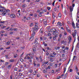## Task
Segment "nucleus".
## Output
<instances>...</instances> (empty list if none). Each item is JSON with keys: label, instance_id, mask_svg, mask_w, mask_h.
<instances>
[{"label": "nucleus", "instance_id": "12", "mask_svg": "<svg viewBox=\"0 0 79 79\" xmlns=\"http://www.w3.org/2000/svg\"><path fill=\"white\" fill-rule=\"evenodd\" d=\"M52 13H52V18L54 19L55 17V15H54V13H55V12L52 11Z\"/></svg>", "mask_w": 79, "mask_h": 79}, {"label": "nucleus", "instance_id": "38", "mask_svg": "<svg viewBox=\"0 0 79 79\" xmlns=\"http://www.w3.org/2000/svg\"><path fill=\"white\" fill-rule=\"evenodd\" d=\"M9 34H13V32L11 31L9 33Z\"/></svg>", "mask_w": 79, "mask_h": 79}, {"label": "nucleus", "instance_id": "54", "mask_svg": "<svg viewBox=\"0 0 79 79\" xmlns=\"http://www.w3.org/2000/svg\"><path fill=\"white\" fill-rule=\"evenodd\" d=\"M14 31H18V30H17V28H15V29L13 30Z\"/></svg>", "mask_w": 79, "mask_h": 79}, {"label": "nucleus", "instance_id": "41", "mask_svg": "<svg viewBox=\"0 0 79 79\" xmlns=\"http://www.w3.org/2000/svg\"><path fill=\"white\" fill-rule=\"evenodd\" d=\"M50 61L51 62H52V61H53V59H50Z\"/></svg>", "mask_w": 79, "mask_h": 79}, {"label": "nucleus", "instance_id": "42", "mask_svg": "<svg viewBox=\"0 0 79 79\" xmlns=\"http://www.w3.org/2000/svg\"><path fill=\"white\" fill-rule=\"evenodd\" d=\"M39 16H40V17H41V16H42V14H39L38 15Z\"/></svg>", "mask_w": 79, "mask_h": 79}, {"label": "nucleus", "instance_id": "63", "mask_svg": "<svg viewBox=\"0 0 79 79\" xmlns=\"http://www.w3.org/2000/svg\"><path fill=\"white\" fill-rule=\"evenodd\" d=\"M76 79H79V77H76Z\"/></svg>", "mask_w": 79, "mask_h": 79}, {"label": "nucleus", "instance_id": "59", "mask_svg": "<svg viewBox=\"0 0 79 79\" xmlns=\"http://www.w3.org/2000/svg\"><path fill=\"white\" fill-rule=\"evenodd\" d=\"M60 23L61 22H58L57 23V24H58V25H60Z\"/></svg>", "mask_w": 79, "mask_h": 79}, {"label": "nucleus", "instance_id": "44", "mask_svg": "<svg viewBox=\"0 0 79 79\" xmlns=\"http://www.w3.org/2000/svg\"><path fill=\"white\" fill-rule=\"evenodd\" d=\"M61 36H62V35L61 34H60V35H59V37H60V38H61Z\"/></svg>", "mask_w": 79, "mask_h": 79}, {"label": "nucleus", "instance_id": "34", "mask_svg": "<svg viewBox=\"0 0 79 79\" xmlns=\"http://www.w3.org/2000/svg\"><path fill=\"white\" fill-rule=\"evenodd\" d=\"M13 29V28H10V29L9 31H13V30H14V29Z\"/></svg>", "mask_w": 79, "mask_h": 79}, {"label": "nucleus", "instance_id": "2", "mask_svg": "<svg viewBox=\"0 0 79 79\" xmlns=\"http://www.w3.org/2000/svg\"><path fill=\"white\" fill-rule=\"evenodd\" d=\"M35 32H34L31 35V37L29 39V40L30 41H32V40L34 39V35H35Z\"/></svg>", "mask_w": 79, "mask_h": 79}, {"label": "nucleus", "instance_id": "9", "mask_svg": "<svg viewBox=\"0 0 79 79\" xmlns=\"http://www.w3.org/2000/svg\"><path fill=\"white\" fill-rule=\"evenodd\" d=\"M76 27L77 28H79V24L77 23H76Z\"/></svg>", "mask_w": 79, "mask_h": 79}, {"label": "nucleus", "instance_id": "16", "mask_svg": "<svg viewBox=\"0 0 79 79\" xmlns=\"http://www.w3.org/2000/svg\"><path fill=\"white\" fill-rule=\"evenodd\" d=\"M65 50H66V49H65L64 50H63V49L62 50V51L63 53H65Z\"/></svg>", "mask_w": 79, "mask_h": 79}, {"label": "nucleus", "instance_id": "49", "mask_svg": "<svg viewBox=\"0 0 79 79\" xmlns=\"http://www.w3.org/2000/svg\"><path fill=\"white\" fill-rule=\"evenodd\" d=\"M20 61H22V62H23V59L21 58L20 59Z\"/></svg>", "mask_w": 79, "mask_h": 79}, {"label": "nucleus", "instance_id": "10", "mask_svg": "<svg viewBox=\"0 0 79 79\" xmlns=\"http://www.w3.org/2000/svg\"><path fill=\"white\" fill-rule=\"evenodd\" d=\"M75 60H76V56H74L73 58V61H75Z\"/></svg>", "mask_w": 79, "mask_h": 79}, {"label": "nucleus", "instance_id": "39", "mask_svg": "<svg viewBox=\"0 0 79 79\" xmlns=\"http://www.w3.org/2000/svg\"><path fill=\"white\" fill-rule=\"evenodd\" d=\"M30 26L31 27V26H33V23H31V24H30Z\"/></svg>", "mask_w": 79, "mask_h": 79}, {"label": "nucleus", "instance_id": "36", "mask_svg": "<svg viewBox=\"0 0 79 79\" xmlns=\"http://www.w3.org/2000/svg\"><path fill=\"white\" fill-rule=\"evenodd\" d=\"M62 58H64V54H62Z\"/></svg>", "mask_w": 79, "mask_h": 79}, {"label": "nucleus", "instance_id": "47", "mask_svg": "<svg viewBox=\"0 0 79 79\" xmlns=\"http://www.w3.org/2000/svg\"><path fill=\"white\" fill-rule=\"evenodd\" d=\"M74 6H75V4H74V3H73L72 4L73 7H74Z\"/></svg>", "mask_w": 79, "mask_h": 79}, {"label": "nucleus", "instance_id": "52", "mask_svg": "<svg viewBox=\"0 0 79 79\" xmlns=\"http://www.w3.org/2000/svg\"><path fill=\"white\" fill-rule=\"evenodd\" d=\"M48 36H50V35H51V34L50 33H48Z\"/></svg>", "mask_w": 79, "mask_h": 79}, {"label": "nucleus", "instance_id": "46", "mask_svg": "<svg viewBox=\"0 0 79 79\" xmlns=\"http://www.w3.org/2000/svg\"><path fill=\"white\" fill-rule=\"evenodd\" d=\"M56 8H57V7L54 8V11H56Z\"/></svg>", "mask_w": 79, "mask_h": 79}, {"label": "nucleus", "instance_id": "28", "mask_svg": "<svg viewBox=\"0 0 79 79\" xmlns=\"http://www.w3.org/2000/svg\"><path fill=\"white\" fill-rule=\"evenodd\" d=\"M29 71L30 73H32V69L30 70Z\"/></svg>", "mask_w": 79, "mask_h": 79}, {"label": "nucleus", "instance_id": "7", "mask_svg": "<svg viewBox=\"0 0 79 79\" xmlns=\"http://www.w3.org/2000/svg\"><path fill=\"white\" fill-rule=\"evenodd\" d=\"M69 9L70 12H71V14H72V11H73V9L72 8V6H70L69 7Z\"/></svg>", "mask_w": 79, "mask_h": 79}, {"label": "nucleus", "instance_id": "43", "mask_svg": "<svg viewBox=\"0 0 79 79\" xmlns=\"http://www.w3.org/2000/svg\"><path fill=\"white\" fill-rule=\"evenodd\" d=\"M68 49H69V48L67 47H66L65 48V50L66 49V50H68Z\"/></svg>", "mask_w": 79, "mask_h": 79}, {"label": "nucleus", "instance_id": "55", "mask_svg": "<svg viewBox=\"0 0 79 79\" xmlns=\"http://www.w3.org/2000/svg\"><path fill=\"white\" fill-rule=\"evenodd\" d=\"M53 65V64L52 63H51L50 64V66H52V65Z\"/></svg>", "mask_w": 79, "mask_h": 79}, {"label": "nucleus", "instance_id": "5", "mask_svg": "<svg viewBox=\"0 0 79 79\" xmlns=\"http://www.w3.org/2000/svg\"><path fill=\"white\" fill-rule=\"evenodd\" d=\"M57 37H58V35H57V34H56V35H55V36L53 37V40H55L56 38Z\"/></svg>", "mask_w": 79, "mask_h": 79}, {"label": "nucleus", "instance_id": "26", "mask_svg": "<svg viewBox=\"0 0 79 79\" xmlns=\"http://www.w3.org/2000/svg\"><path fill=\"white\" fill-rule=\"evenodd\" d=\"M33 50L34 53H36V50L33 49Z\"/></svg>", "mask_w": 79, "mask_h": 79}, {"label": "nucleus", "instance_id": "15", "mask_svg": "<svg viewBox=\"0 0 79 79\" xmlns=\"http://www.w3.org/2000/svg\"><path fill=\"white\" fill-rule=\"evenodd\" d=\"M11 65H8L7 68H11Z\"/></svg>", "mask_w": 79, "mask_h": 79}, {"label": "nucleus", "instance_id": "35", "mask_svg": "<svg viewBox=\"0 0 79 79\" xmlns=\"http://www.w3.org/2000/svg\"><path fill=\"white\" fill-rule=\"evenodd\" d=\"M50 69V66H48L47 68L46 69Z\"/></svg>", "mask_w": 79, "mask_h": 79}, {"label": "nucleus", "instance_id": "48", "mask_svg": "<svg viewBox=\"0 0 79 79\" xmlns=\"http://www.w3.org/2000/svg\"><path fill=\"white\" fill-rule=\"evenodd\" d=\"M67 23H68V24H71V23H69V21H68Z\"/></svg>", "mask_w": 79, "mask_h": 79}, {"label": "nucleus", "instance_id": "4", "mask_svg": "<svg viewBox=\"0 0 79 79\" xmlns=\"http://www.w3.org/2000/svg\"><path fill=\"white\" fill-rule=\"evenodd\" d=\"M72 40V36H69V43H70L71 42V40Z\"/></svg>", "mask_w": 79, "mask_h": 79}, {"label": "nucleus", "instance_id": "20", "mask_svg": "<svg viewBox=\"0 0 79 79\" xmlns=\"http://www.w3.org/2000/svg\"><path fill=\"white\" fill-rule=\"evenodd\" d=\"M34 16L35 18H37V14L36 13H35V14Z\"/></svg>", "mask_w": 79, "mask_h": 79}, {"label": "nucleus", "instance_id": "32", "mask_svg": "<svg viewBox=\"0 0 79 79\" xmlns=\"http://www.w3.org/2000/svg\"><path fill=\"white\" fill-rule=\"evenodd\" d=\"M43 11H44V13L45 12H47V9H45L44 10H43Z\"/></svg>", "mask_w": 79, "mask_h": 79}, {"label": "nucleus", "instance_id": "25", "mask_svg": "<svg viewBox=\"0 0 79 79\" xmlns=\"http://www.w3.org/2000/svg\"><path fill=\"white\" fill-rule=\"evenodd\" d=\"M55 0L54 2H53L52 4V5H53V6H55Z\"/></svg>", "mask_w": 79, "mask_h": 79}, {"label": "nucleus", "instance_id": "8", "mask_svg": "<svg viewBox=\"0 0 79 79\" xmlns=\"http://www.w3.org/2000/svg\"><path fill=\"white\" fill-rule=\"evenodd\" d=\"M72 25L73 28H76V27L75 26V25H74V21L73 22Z\"/></svg>", "mask_w": 79, "mask_h": 79}, {"label": "nucleus", "instance_id": "27", "mask_svg": "<svg viewBox=\"0 0 79 79\" xmlns=\"http://www.w3.org/2000/svg\"><path fill=\"white\" fill-rule=\"evenodd\" d=\"M17 70H18V68H15L14 69L15 71H17Z\"/></svg>", "mask_w": 79, "mask_h": 79}, {"label": "nucleus", "instance_id": "3", "mask_svg": "<svg viewBox=\"0 0 79 79\" xmlns=\"http://www.w3.org/2000/svg\"><path fill=\"white\" fill-rule=\"evenodd\" d=\"M10 17L11 18H16V16L14 14H10Z\"/></svg>", "mask_w": 79, "mask_h": 79}, {"label": "nucleus", "instance_id": "14", "mask_svg": "<svg viewBox=\"0 0 79 79\" xmlns=\"http://www.w3.org/2000/svg\"><path fill=\"white\" fill-rule=\"evenodd\" d=\"M40 33H41V34H42V33H43V30H42V28H41V29L40 30Z\"/></svg>", "mask_w": 79, "mask_h": 79}, {"label": "nucleus", "instance_id": "51", "mask_svg": "<svg viewBox=\"0 0 79 79\" xmlns=\"http://www.w3.org/2000/svg\"><path fill=\"white\" fill-rule=\"evenodd\" d=\"M60 47H58L56 49V50H58V49H60Z\"/></svg>", "mask_w": 79, "mask_h": 79}, {"label": "nucleus", "instance_id": "19", "mask_svg": "<svg viewBox=\"0 0 79 79\" xmlns=\"http://www.w3.org/2000/svg\"><path fill=\"white\" fill-rule=\"evenodd\" d=\"M69 27V26H68V25H66V30H68Z\"/></svg>", "mask_w": 79, "mask_h": 79}, {"label": "nucleus", "instance_id": "33", "mask_svg": "<svg viewBox=\"0 0 79 79\" xmlns=\"http://www.w3.org/2000/svg\"><path fill=\"white\" fill-rule=\"evenodd\" d=\"M38 39L37 38H36L35 40V42L34 43V44H35V43H36V42H37L36 40H37Z\"/></svg>", "mask_w": 79, "mask_h": 79}, {"label": "nucleus", "instance_id": "50", "mask_svg": "<svg viewBox=\"0 0 79 79\" xmlns=\"http://www.w3.org/2000/svg\"><path fill=\"white\" fill-rule=\"evenodd\" d=\"M5 23V21H4L3 22L1 21V22L0 23L2 24L3 23Z\"/></svg>", "mask_w": 79, "mask_h": 79}, {"label": "nucleus", "instance_id": "1", "mask_svg": "<svg viewBox=\"0 0 79 79\" xmlns=\"http://www.w3.org/2000/svg\"><path fill=\"white\" fill-rule=\"evenodd\" d=\"M34 30L33 31V33L35 32V31H37V30L39 29L38 26H37L36 25H35V27H34Z\"/></svg>", "mask_w": 79, "mask_h": 79}, {"label": "nucleus", "instance_id": "29", "mask_svg": "<svg viewBox=\"0 0 79 79\" xmlns=\"http://www.w3.org/2000/svg\"><path fill=\"white\" fill-rule=\"evenodd\" d=\"M53 32H56V29H53Z\"/></svg>", "mask_w": 79, "mask_h": 79}, {"label": "nucleus", "instance_id": "30", "mask_svg": "<svg viewBox=\"0 0 79 79\" xmlns=\"http://www.w3.org/2000/svg\"><path fill=\"white\" fill-rule=\"evenodd\" d=\"M44 13V10H42V12H40V14H43Z\"/></svg>", "mask_w": 79, "mask_h": 79}, {"label": "nucleus", "instance_id": "18", "mask_svg": "<svg viewBox=\"0 0 79 79\" xmlns=\"http://www.w3.org/2000/svg\"><path fill=\"white\" fill-rule=\"evenodd\" d=\"M67 31L68 32H69V33H71V30L70 29H67Z\"/></svg>", "mask_w": 79, "mask_h": 79}, {"label": "nucleus", "instance_id": "53", "mask_svg": "<svg viewBox=\"0 0 79 79\" xmlns=\"http://www.w3.org/2000/svg\"><path fill=\"white\" fill-rule=\"evenodd\" d=\"M55 68H56V67H57V64H56L55 65Z\"/></svg>", "mask_w": 79, "mask_h": 79}, {"label": "nucleus", "instance_id": "62", "mask_svg": "<svg viewBox=\"0 0 79 79\" xmlns=\"http://www.w3.org/2000/svg\"><path fill=\"white\" fill-rule=\"evenodd\" d=\"M44 46H47V44H46L45 43L44 44Z\"/></svg>", "mask_w": 79, "mask_h": 79}, {"label": "nucleus", "instance_id": "24", "mask_svg": "<svg viewBox=\"0 0 79 79\" xmlns=\"http://www.w3.org/2000/svg\"><path fill=\"white\" fill-rule=\"evenodd\" d=\"M44 24L46 25L47 24V21H45L44 23Z\"/></svg>", "mask_w": 79, "mask_h": 79}, {"label": "nucleus", "instance_id": "40", "mask_svg": "<svg viewBox=\"0 0 79 79\" xmlns=\"http://www.w3.org/2000/svg\"><path fill=\"white\" fill-rule=\"evenodd\" d=\"M5 64L6 65V66H7V65L8 64V62H6V63Z\"/></svg>", "mask_w": 79, "mask_h": 79}, {"label": "nucleus", "instance_id": "37", "mask_svg": "<svg viewBox=\"0 0 79 79\" xmlns=\"http://www.w3.org/2000/svg\"><path fill=\"white\" fill-rule=\"evenodd\" d=\"M72 71H73V69H70L69 70V72L71 73L72 72Z\"/></svg>", "mask_w": 79, "mask_h": 79}, {"label": "nucleus", "instance_id": "23", "mask_svg": "<svg viewBox=\"0 0 79 79\" xmlns=\"http://www.w3.org/2000/svg\"><path fill=\"white\" fill-rule=\"evenodd\" d=\"M75 68L76 69V71H78V69L77 66L75 67Z\"/></svg>", "mask_w": 79, "mask_h": 79}, {"label": "nucleus", "instance_id": "60", "mask_svg": "<svg viewBox=\"0 0 79 79\" xmlns=\"http://www.w3.org/2000/svg\"><path fill=\"white\" fill-rule=\"evenodd\" d=\"M33 64H34V66H36L37 65V64H35V63H33Z\"/></svg>", "mask_w": 79, "mask_h": 79}, {"label": "nucleus", "instance_id": "56", "mask_svg": "<svg viewBox=\"0 0 79 79\" xmlns=\"http://www.w3.org/2000/svg\"><path fill=\"white\" fill-rule=\"evenodd\" d=\"M76 30H75V33L74 34H75V36L76 35Z\"/></svg>", "mask_w": 79, "mask_h": 79}, {"label": "nucleus", "instance_id": "45", "mask_svg": "<svg viewBox=\"0 0 79 79\" xmlns=\"http://www.w3.org/2000/svg\"><path fill=\"white\" fill-rule=\"evenodd\" d=\"M56 32L53 31V35H55L56 34Z\"/></svg>", "mask_w": 79, "mask_h": 79}, {"label": "nucleus", "instance_id": "11", "mask_svg": "<svg viewBox=\"0 0 79 79\" xmlns=\"http://www.w3.org/2000/svg\"><path fill=\"white\" fill-rule=\"evenodd\" d=\"M9 61L10 62H11L12 63L13 62H15V60L14 59H11L9 60Z\"/></svg>", "mask_w": 79, "mask_h": 79}, {"label": "nucleus", "instance_id": "13", "mask_svg": "<svg viewBox=\"0 0 79 79\" xmlns=\"http://www.w3.org/2000/svg\"><path fill=\"white\" fill-rule=\"evenodd\" d=\"M67 76H68V73H67L65 74V76H64V78H65H65H66V77H67Z\"/></svg>", "mask_w": 79, "mask_h": 79}, {"label": "nucleus", "instance_id": "21", "mask_svg": "<svg viewBox=\"0 0 79 79\" xmlns=\"http://www.w3.org/2000/svg\"><path fill=\"white\" fill-rule=\"evenodd\" d=\"M26 19L29 21V20H30V19H31V18H30V17H28V18H27Z\"/></svg>", "mask_w": 79, "mask_h": 79}, {"label": "nucleus", "instance_id": "6", "mask_svg": "<svg viewBox=\"0 0 79 79\" xmlns=\"http://www.w3.org/2000/svg\"><path fill=\"white\" fill-rule=\"evenodd\" d=\"M48 63V61L43 62L42 64V66H44V64H47Z\"/></svg>", "mask_w": 79, "mask_h": 79}, {"label": "nucleus", "instance_id": "64", "mask_svg": "<svg viewBox=\"0 0 79 79\" xmlns=\"http://www.w3.org/2000/svg\"><path fill=\"white\" fill-rule=\"evenodd\" d=\"M78 40L79 42V36H78Z\"/></svg>", "mask_w": 79, "mask_h": 79}, {"label": "nucleus", "instance_id": "61", "mask_svg": "<svg viewBox=\"0 0 79 79\" xmlns=\"http://www.w3.org/2000/svg\"><path fill=\"white\" fill-rule=\"evenodd\" d=\"M6 11H7V12H8V13H9V12H10V10H7Z\"/></svg>", "mask_w": 79, "mask_h": 79}, {"label": "nucleus", "instance_id": "22", "mask_svg": "<svg viewBox=\"0 0 79 79\" xmlns=\"http://www.w3.org/2000/svg\"><path fill=\"white\" fill-rule=\"evenodd\" d=\"M66 68H64V73H65V71H66Z\"/></svg>", "mask_w": 79, "mask_h": 79}, {"label": "nucleus", "instance_id": "17", "mask_svg": "<svg viewBox=\"0 0 79 79\" xmlns=\"http://www.w3.org/2000/svg\"><path fill=\"white\" fill-rule=\"evenodd\" d=\"M58 16L59 17V18H61V13H60L59 14Z\"/></svg>", "mask_w": 79, "mask_h": 79}, {"label": "nucleus", "instance_id": "31", "mask_svg": "<svg viewBox=\"0 0 79 79\" xmlns=\"http://www.w3.org/2000/svg\"><path fill=\"white\" fill-rule=\"evenodd\" d=\"M47 8L48 10H50L51 8L49 7H47Z\"/></svg>", "mask_w": 79, "mask_h": 79}, {"label": "nucleus", "instance_id": "58", "mask_svg": "<svg viewBox=\"0 0 79 79\" xmlns=\"http://www.w3.org/2000/svg\"><path fill=\"white\" fill-rule=\"evenodd\" d=\"M61 76L58 77V79H60V78H61Z\"/></svg>", "mask_w": 79, "mask_h": 79}, {"label": "nucleus", "instance_id": "57", "mask_svg": "<svg viewBox=\"0 0 79 79\" xmlns=\"http://www.w3.org/2000/svg\"><path fill=\"white\" fill-rule=\"evenodd\" d=\"M53 55H56V53L55 52H53Z\"/></svg>", "mask_w": 79, "mask_h": 79}]
</instances>
